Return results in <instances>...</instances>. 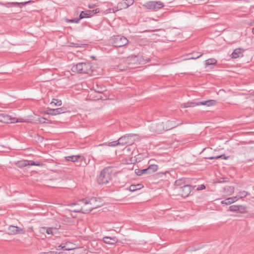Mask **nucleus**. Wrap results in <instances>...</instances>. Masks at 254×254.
<instances>
[{
  "label": "nucleus",
  "instance_id": "obj_1",
  "mask_svg": "<svg viewBox=\"0 0 254 254\" xmlns=\"http://www.w3.org/2000/svg\"><path fill=\"white\" fill-rule=\"evenodd\" d=\"M114 167L109 166L101 171L98 179V183L101 185H106L111 180V174L114 172Z\"/></svg>",
  "mask_w": 254,
  "mask_h": 254
},
{
  "label": "nucleus",
  "instance_id": "obj_2",
  "mask_svg": "<svg viewBox=\"0 0 254 254\" xmlns=\"http://www.w3.org/2000/svg\"><path fill=\"white\" fill-rule=\"evenodd\" d=\"M92 66L89 63H79L73 65L71 69L74 72L81 74H90L92 71Z\"/></svg>",
  "mask_w": 254,
  "mask_h": 254
},
{
  "label": "nucleus",
  "instance_id": "obj_3",
  "mask_svg": "<svg viewBox=\"0 0 254 254\" xmlns=\"http://www.w3.org/2000/svg\"><path fill=\"white\" fill-rule=\"evenodd\" d=\"M142 57L139 56L132 55L127 57L126 61L125 64L127 65L126 67L122 68L121 65L118 66V69L121 70H124L127 68H133L138 64H140L141 62Z\"/></svg>",
  "mask_w": 254,
  "mask_h": 254
},
{
  "label": "nucleus",
  "instance_id": "obj_4",
  "mask_svg": "<svg viewBox=\"0 0 254 254\" xmlns=\"http://www.w3.org/2000/svg\"><path fill=\"white\" fill-rule=\"evenodd\" d=\"M110 44L116 48L123 47L128 43V39L124 36L118 35L112 36L109 40Z\"/></svg>",
  "mask_w": 254,
  "mask_h": 254
},
{
  "label": "nucleus",
  "instance_id": "obj_5",
  "mask_svg": "<svg viewBox=\"0 0 254 254\" xmlns=\"http://www.w3.org/2000/svg\"><path fill=\"white\" fill-rule=\"evenodd\" d=\"M89 203V201L86 198L80 199L78 201L77 203L75 204V205L80 206V207L79 209H73V211L75 212H81L84 214L88 213L93 209H89V210H86L91 207V205H90Z\"/></svg>",
  "mask_w": 254,
  "mask_h": 254
},
{
  "label": "nucleus",
  "instance_id": "obj_6",
  "mask_svg": "<svg viewBox=\"0 0 254 254\" xmlns=\"http://www.w3.org/2000/svg\"><path fill=\"white\" fill-rule=\"evenodd\" d=\"M142 6L149 10L157 11L164 6L160 1H149L142 4Z\"/></svg>",
  "mask_w": 254,
  "mask_h": 254
},
{
  "label": "nucleus",
  "instance_id": "obj_7",
  "mask_svg": "<svg viewBox=\"0 0 254 254\" xmlns=\"http://www.w3.org/2000/svg\"><path fill=\"white\" fill-rule=\"evenodd\" d=\"M164 123L153 122L148 126L149 130L152 132L162 133L165 131Z\"/></svg>",
  "mask_w": 254,
  "mask_h": 254
},
{
  "label": "nucleus",
  "instance_id": "obj_8",
  "mask_svg": "<svg viewBox=\"0 0 254 254\" xmlns=\"http://www.w3.org/2000/svg\"><path fill=\"white\" fill-rule=\"evenodd\" d=\"M134 135L133 134H127L122 136L118 139L119 144L122 145L131 144L134 141V139H132Z\"/></svg>",
  "mask_w": 254,
  "mask_h": 254
},
{
  "label": "nucleus",
  "instance_id": "obj_9",
  "mask_svg": "<svg viewBox=\"0 0 254 254\" xmlns=\"http://www.w3.org/2000/svg\"><path fill=\"white\" fill-rule=\"evenodd\" d=\"M17 119L12 118L10 116L5 113H0V122L8 124L18 122Z\"/></svg>",
  "mask_w": 254,
  "mask_h": 254
},
{
  "label": "nucleus",
  "instance_id": "obj_10",
  "mask_svg": "<svg viewBox=\"0 0 254 254\" xmlns=\"http://www.w3.org/2000/svg\"><path fill=\"white\" fill-rule=\"evenodd\" d=\"M66 112V108L65 107H61L57 109L47 108L46 113L48 115L56 116L61 114L64 113Z\"/></svg>",
  "mask_w": 254,
  "mask_h": 254
},
{
  "label": "nucleus",
  "instance_id": "obj_11",
  "mask_svg": "<svg viewBox=\"0 0 254 254\" xmlns=\"http://www.w3.org/2000/svg\"><path fill=\"white\" fill-rule=\"evenodd\" d=\"M8 231L10 235H16L17 234H24L25 233V231L23 229L12 225L9 226Z\"/></svg>",
  "mask_w": 254,
  "mask_h": 254
},
{
  "label": "nucleus",
  "instance_id": "obj_12",
  "mask_svg": "<svg viewBox=\"0 0 254 254\" xmlns=\"http://www.w3.org/2000/svg\"><path fill=\"white\" fill-rule=\"evenodd\" d=\"M63 246L62 247V250L65 251H70L75 249V246L73 243L67 239H64L62 241Z\"/></svg>",
  "mask_w": 254,
  "mask_h": 254
},
{
  "label": "nucleus",
  "instance_id": "obj_13",
  "mask_svg": "<svg viewBox=\"0 0 254 254\" xmlns=\"http://www.w3.org/2000/svg\"><path fill=\"white\" fill-rule=\"evenodd\" d=\"M208 102L207 101H201V102H198L197 103H193V102H187L186 103H184L183 104L181 105V108H188V107H194L195 106H199V105H206L207 106V103Z\"/></svg>",
  "mask_w": 254,
  "mask_h": 254
},
{
  "label": "nucleus",
  "instance_id": "obj_14",
  "mask_svg": "<svg viewBox=\"0 0 254 254\" xmlns=\"http://www.w3.org/2000/svg\"><path fill=\"white\" fill-rule=\"evenodd\" d=\"M58 228L54 227H41L40 229V232L41 233H47L48 235H54L57 231Z\"/></svg>",
  "mask_w": 254,
  "mask_h": 254
},
{
  "label": "nucleus",
  "instance_id": "obj_15",
  "mask_svg": "<svg viewBox=\"0 0 254 254\" xmlns=\"http://www.w3.org/2000/svg\"><path fill=\"white\" fill-rule=\"evenodd\" d=\"M182 193L181 195L183 197H186L190 194L191 191V187L190 185H185L181 188Z\"/></svg>",
  "mask_w": 254,
  "mask_h": 254
},
{
  "label": "nucleus",
  "instance_id": "obj_16",
  "mask_svg": "<svg viewBox=\"0 0 254 254\" xmlns=\"http://www.w3.org/2000/svg\"><path fill=\"white\" fill-rule=\"evenodd\" d=\"M179 125L174 121H168L164 123L165 131L171 129Z\"/></svg>",
  "mask_w": 254,
  "mask_h": 254
},
{
  "label": "nucleus",
  "instance_id": "obj_17",
  "mask_svg": "<svg viewBox=\"0 0 254 254\" xmlns=\"http://www.w3.org/2000/svg\"><path fill=\"white\" fill-rule=\"evenodd\" d=\"M104 242L109 245H113L117 243L118 239L116 237H104L103 238Z\"/></svg>",
  "mask_w": 254,
  "mask_h": 254
},
{
  "label": "nucleus",
  "instance_id": "obj_18",
  "mask_svg": "<svg viewBox=\"0 0 254 254\" xmlns=\"http://www.w3.org/2000/svg\"><path fill=\"white\" fill-rule=\"evenodd\" d=\"M87 200L89 201V204L91 205V207H89V208L88 209V210H89V209H96L98 208V205H96V197H87L86 198ZM87 210V209H86Z\"/></svg>",
  "mask_w": 254,
  "mask_h": 254
},
{
  "label": "nucleus",
  "instance_id": "obj_19",
  "mask_svg": "<svg viewBox=\"0 0 254 254\" xmlns=\"http://www.w3.org/2000/svg\"><path fill=\"white\" fill-rule=\"evenodd\" d=\"M243 56V51L240 48L236 49L232 54V57L234 59L238 58Z\"/></svg>",
  "mask_w": 254,
  "mask_h": 254
},
{
  "label": "nucleus",
  "instance_id": "obj_20",
  "mask_svg": "<svg viewBox=\"0 0 254 254\" xmlns=\"http://www.w3.org/2000/svg\"><path fill=\"white\" fill-rule=\"evenodd\" d=\"M65 159L68 161L75 162H77L79 159H81V156L80 155H71L66 156Z\"/></svg>",
  "mask_w": 254,
  "mask_h": 254
},
{
  "label": "nucleus",
  "instance_id": "obj_21",
  "mask_svg": "<svg viewBox=\"0 0 254 254\" xmlns=\"http://www.w3.org/2000/svg\"><path fill=\"white\" fill-rule=\"evenodd\" d=\"M244 209V207L241 205H232L229 207V210L231 211H240L242 212V210Z\"/></svg>",
  "mask_w": 254,
  "mask_h": 254
},
{
  "label": "nucleus",
  "instance_id": "obj_22",
  "mask_svg": "<svg viewBox=\"0 0 254 254\" xmlns=\"http://www.w3.org/2000/svg\"><path fill=\"white\" fill-rule=\"evenodd\" d=\"M158 169V166L154 164L150 165L146 170L148 174H150L156 171Z\"/></svg>",
  "mask_w": 254,
  "mask_h": 254
},
{
  "label": "nucleus",
  "instance_id": "obj_23",
  "mask_svg": "<svg viewBox=\"0 0 254 254\" xmlns=\"http://www.w3.org/2000/svg\"><path fill=\"white\" fill-rule=\"evenodd\" d=\"M94 90L97 93H102L106 90V87L102 85H96V87H93Z\"/></svg>",
  "mask_w": 254,
  "mask_h": 254
},
{
  "label": "nucleus",
  "instance_id": "obj_24",
  "mask_svg": "<svg viewBox=\"0 0 254 254\" xmlns=\"http://www.w3.org/2000/svg\"><path fill=\"white\" fill-rule=\"evenodd\" d=\"M142 187V185L140 184H138L137 185H131L129 188V190L130 191L132 192L141 189Z\"/></svg>",
  "mask_w": 254,
  "mask_h": 254
},
{
  "label": "nucleus",
  "instance_id": "obj_25",
  "mask_svg": "<svg viewBox=\"0 0 254 254\" xmlns=\"http://www.w3.org/2000/svg\"><path fill=\"white\" fill-rule=\"evenodd\" d=\"M30 2H33V1L32 0H29V1H26V2H12L11 3H10L11 4L14 5V6H16V5H25L27 3H30ZM9 4H10L9 3H8L7 4H5L4 5H5V6H6L7 7H9Z\"/></svg>",
  "mask_w": 254,
  "mask_h": 254
},
{
  "label": "nucleus",
  "instance_id": "obj_26",
  "mask_svg": "<svg viewBox=\"0 0 254 254\" xmlns=\"http://www.w3.org/2000/svg\"><path fill=\"white\" fill-rule=\"evenodd\" d=\"M135 173L138 176H140L143 175L148 174L146 168L143 169H136L135 170Z\"/></svg>",
  "mask_w": 254,
  "mask_h": 254
},
{
  "label": "nucleus",
  "instance_id": "obj_27",
  "mask_svg": "<svg viewBox=\"0 0 254 254\" xmlns=\"http://www.w3.org/2000/svg\"><path fill=\"white\" fill-rule=\"evenodd\" d=\"M134 0H125V1L121 2V4L126 8L133 4Z\"/></svg>",
  "mask_w": 254,
  "mask_h": 254
},
{
  "label": "nucleus",
  "instance_id": "obj_28",
  "mask_svg": "<svg viewBox=\"0 0 254 254\" xmlns=\"http://www.w3.org/2000/svg\"><path fill=\"white\" fill-rule=\"evenodd\" d=\"M118 145H120L119 140L117 141H112V142H109L108 144L107 143H103V144H101L99 145V146L108 145V146H111V147H115Z\"/></svg>",
  "mask_w": 254,
  "mask_h": 254
},
{
  "label": "nucleus",
  "instance_id": "obj_29",
  "mask_svg": "<svg viewBox=\"0 0 254 254\" xmlns=\"http://www.w3.org/2000/svg\"><path fill=\"white\" fill-rule=\"evenodd\" d=\"M217 64V60L215 59H209L205 61L206 65H215Z\"/></svg>",
  "mask_w": 254,
  "mask_h": 254
},
{
  "label": "nucleus",
  "instance_id": "obj_30",
  "mask_svg": "<svg viewBox=\"0 0 254 254\" xmlns=\"http://www.w3.org/2000/svg\"><path fill=\"white\" fill-rule=\"evenodd\" d=\"M51 105L54 104L55 106H60L62 104V102L60 100L53 99L52 101L50 103Z\"/></svg>",
  "mask_w": 254,
  "mask_h": 254
},
{
  "label": "nucleus",
  "instance_id": "obj_31",
  "mask_svg": "<svg viewBox=\"0 0 254 254\" xmlns=\"http://www.w3.org/2000/svg\"><path fill=\"white\" fill-rule=\"evenodd\" d=\"M248 192L245 191H240L236 195L238 199L244 198L247 195Z\"/></svg>",
  "mask_w": 254,
  "mask_h": 254
},
{
  "label": "nucleus",
  "instance_id": "obj_32",
  "mask_svg": "<svg viewBox=\"0 0 254 254\" xmlns=\"http://www.w3.org/2000/svg\"><path fill=\"white\" fill-rule=\"evenodd\" d=\"M202 55H203L202 53H196L194 54L193 56L190 57L188 58L187 59L188 60H195V59H197L199 58V57H200Z\"/></svg>",
  "mask_w": 254,
  "mask_h": 254
},
{
  "label": "nucleus",
  "instance_id": "obj_33",
  "mask_svg": "<svg viewBox=\"0 0 254 254\" xmlns=\"http://www.w3.org/2000/svg\"><path fill=\"white\" fill-rule=\"evenodd\" d=\"M90 17V14L85 12L84 11H81L80 15H79V18H78L80 20L81 19H83L84 18H87Z\"/></svg>",
  "mask_w": 254,
  "mask_h": 254
},
{
  "label": "nucleus",
  "instance_id": "obj_34",
  "mask_svg": "<svg viewBox=\"0 0 254 254\" xmlns=\"http://www.w3.org/2000/svg\"><path fill=\"white\" fill-rule=\"evenodd\" d=\"M224 190L227 192L232 193L234 191V188L231 186H227L224 188Z\"/></svg>",
  "mask_w": 254,
  "mask_h": 254
},
{
  "label": "nucleus",
  "instance_id": "obj_35",
  "mask_svg": "<svg viewBox=\"0 0 254 254\" xmlns=\"http://www.w3.org/2000/svg\"><path fill=\"white\" fill-rule=\"evenodd\" d=\"M222 157H223V158L224 159H227L228 158V157L225 156V155H224V154H222V155H218V156H216L210 157L208 158L209 159L212 160V159H217L221 158H222Z\"/></svg>",
  "mask_w": 254,
  "mask_h": 254
},
{
  "label": "nucleus",
  "instance_id": "obj_36",
  "mask_svg": "<svg viewBox=\"0 0 254 254\" xmlns=\"http://www.w3.org/2000/svg\"><path fill=\"white\" fill-rule=\"evenodd\" d=\"M28 165L29 166H40L41 164L39 163H36L32 160L27 161Z\"/></svg>",
  "mask_w": 254,
  "mask_h": 254
},
{
  "label": "nucleus",
  "instance_id": "obj_37",
  "mask_svg": "<svg viewBox=\"0 0 254 254\" xmlns=\"http://www.w3.org/2000/svg\"><path fill=\"white\" fill-rule=\"evenodd\" d=\"M101 199L100 198H96V205H98V208L101 207L103 205V202L101 201Z\"/></svg>",
  "mask_w": 254,
  "mask_h": 254
},
{
  "label": "nucleus",
  "instance_id": "obj_38",
  "mask_svg": "<svg viewBox=\"0 0 254 254\" xmlns=\"http://www.w3.org/2000/svg\"><path fill=\"white\" fill-rule=\"evenodd\" d=\"M208 103H207V106H211L214 105L216 103V101L214 100H207Z\"/></svg>",
  "mask_w": 254,
  "mask_h": 254
},
{
  "label": "nucleus",
  "instance_id": "obj_39",
  "mask_svg": "<svg viewBox=\"0 0 254 254\" xmlns=\"http://www.w3.org/2000/svg\"><path fill=\"white\" fill-rule=\"evenodd\" d=\"M228 198L230 200V201L231 202V204L234 203V202H235V201H236L237 200H238V198H237V196L231 197H229V198Z\"/></svg>",
  "mask_w": 254,
  "mask_h": 254
},
{
  "label": "nucleus",
  "instance_id": "obj_40",
  "mask_svg": "<svg viewBox=\"0 0 254 254\" xmlns=\"http://www.w3.org/2000/svg\"><path fill=\"white\" fill-rule=\"evenodd\" d=\"M221 203L224 204L226 205H229L231 204V202H230V200H229V199L227 198V199H225L224 200L222 201Z\"/></svg>",
  "mask_w": 254,
  "mask_h": 254
},
{
  "label": "nucleus",
  "instance_id": "obj_41",
  "mask_svg": "<svg viewBox=\"0 0 254 254\" xmlns=\"http://www.w3.org/2000/svg\"><path fill=\"white\" fill-rule=\"evenodd\" d=\"M19 166L25 167L28 166L27 161H21L19 162Z\"/></svg>",
  "mask_w": 254,
  "mask_h": 254
},
{
  "label": "nucleus",
  "instance_id": "obj_42",
  "mask_svg": "<svg viewBox=\"0 0 254 254\" xmlns=\"http://www.w3.org/2000/svg\"><path fill=\"white\" fill-rule=\"evenodd\" d=\"M40 254H58V252L55 251H49L47 252H42Z\"/></svg>",
  "mask_w": 254,
  "mask_h": 254
},
{
  "label": "nucleus",
  "instance_id": "obj_43",
  "mask_svg": "<svg viewBox=\"0 0 254 254\" xmlns=\"http://www.w3.org/2000/svg\"><path fill=\"white\" fill-rule=\"evenodd\" d=\"M205 189V186L204 185H201L197 188L196 190H204Z\"/></svg>",
  "mask_w": 254,
  "mask_h": 254
},
{
  "label": "nucleus",
  "instance_id": "obj_44",
  "mask_svg": "<svg viewBox=\"0 0 254 254\" xmlns=\"http://www.w3.org/2000/svg\"><path fill=\"white\" fill-rule=\"evenodd\" d=\"M68 21L72 23H78L79 22V20L78 18L72 19L68 20Z\"/></svg>",
  "mask_w": 254,
  "mask_h": 254
},
{
  "label": "nucleus",
  "instance_id": "obj_45",
  "mask_svg": "<svg viewBox=\"0 0 254 254\" xmlns=\"http://www.w3.org/2000/svg\"><path fill=\"white\" fill-rule=\"evenodd\" d=\"M63 246V242L57 248V250H62V247Z\"/></svg>",
  "mask_w": 254,
  "mask_h": 254
},
{
  "label": "nucleus",
  "instance_id": "obj_46",
  "mask_svg": "<svg viewBox=\"0 0 254 254\" xmlns=\"http://www.w3.org/2000/svg\"><path fill=\"white\" fill-rule=\"evenodd\" d=\"M181 180H177L175 182L176 185H181Z\"/></svg>",
  "mask_w": 254,
  "mask_h": 254
},
{
  "label": "nucleus",
  "instance_id": "obj_47",
  "mask_svg": "<svg viewBox=\"0 0 254 254\" xmlns=\"http://www.w3.org/2000/svg\"><path fill=\"white\" fill-rule=\"evenodd\" d=\"M46 119L45 118H42L40 120V122H42V123H45V120Z\"/></svg>",
  "mask_w": 254,
  "mask_h": 254
},
{
  "label": "nucleus",
  "instance_id": "obj_48",
  "mask_svg": "<svg viewBox=\"0 0 254 254\" xmlns=\"http://www.w3.org/2000/svg\"><path fill=\"white\" fill-rule=\"evenodd\" d=\"M93 11H95L94 13H97V11H98L99 10H98V9H95V10H93Z\"/></svg>",
  "mask_w": 254,
  "mask_h": 254
},
{
  "label": "nucleus",
  "instance_id": "obj_49",
  "mask_svg": "<svg viewBox=\"0 0 254 254\" xmlns=\"http://www.w3.org/2000/svg\"><path fill=\"white\" fill-rule=\"evenodd\" d=\"M252 32L254 34V27L252 29Z\"/></svg>",
  "mask_w": 254,
  "mask_h": 254
},
{
  "label": "nucleus",
  "instance_id": "obj_50",
  "mask_svg": "<svg viewBox=\"0 0 254 254\" xmlns=\"http://www.w3.org/2000/svg\"><path fill=\"white\" fill-rule=\"evenodd\" d=\"M58 254H63V252H58Z\"/></svg>",
  "mask_w": 254,
  "mask_h": 254
},
{
  "label": "nucleus",
  "instance_id": "obj_51",
  "mask_svg": "<svg viewBox=\"0 0 254 254\" xmlns=\"http://www.w3.org/2000/svg\"><path fill=\"white\" fill-rule=\"evenodd\" d=\"M89 8H92V6H90V5H89Z\"/></svg>",
  "mask_w": 254,
  "mask_h": 254
},
{
  "label": "nucleus",
  "instance_id": "obj_52",
  "mask_svg": "<svg viewBox=\"0 0 254 254\" xmlns=\"http://www.w3.org/2000/svg\"><path fill=\"white\" fill-rule=\"evenodd\" d=\"M93 59H95V58L94 57H92Z\"/></svg>",
  "mask_w": 254,
  "mask_h": 254
},
{
  "label": "nucleus",
  "instance_id": "obj_53",
  "mask_svg": "<svg viewBox=\"0 0 254 254\" xmlns=\"http://www.w3.org/2000/svg\"><path fill=\"white\" fill-rule=\"evenodd\" d=\"M80 207H80H76V209H79Z\"/></svg>",
  "mask_w": 254,
  "mask_h": 254
}]
</instances>
